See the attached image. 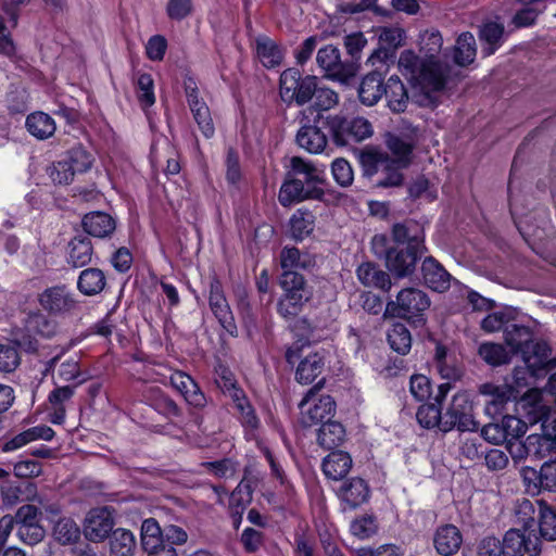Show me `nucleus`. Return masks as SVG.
I'll list each match as a JSON object with an SVG mask.
<instances>
[{"label": "nucleus", "mask_w": 556, "mask_h": 556, "mask_svg": "<svg viewBox=\"0 0 556 556\" xmlns=\"http://www.w3.org/2000/svg\"><path fill=\"white\" fill-rule=\"evenodd\" d=\"M443 39L439 31H426L421 36L419 58L412 50H404L399 58V68L414 89L413 102L421 108H435L448 78L450 67L435 59L442 48Z\"/></svg>", "instance_id": "1"}, {"label": "nucleus", "mask_w": 556, "mask_h": 556, "mask_svg": "<svg viewBox=\"0 0 556 556\" xmlns=\"http://www.w3.org/2000/svg\"><path fill=\"white\" fill-rule=\"evenodd\" d=\"M504 338L514 354H520L521 358L532 376H539L540 371L549 365V349L544 342H534L529 327L509 324L504 328Z\"/></svg>", "instance_id": "2"}, {"label": "nucleus", "mask_w": 556, "mask_h": 556, "mask_svg": "<svg viewBox=\"0 0 556 556\" xmlns=\"http://www.w3.org/2000/svg\"><path fill=\"white\" fill-rule=\"evenodd\" d=\"M371 250L376 256L384 258L387 268L397 278L410 276L417 261L426 252L391 245L386 235L374 236Z\"/></svg>", "instance_id": "3"}, {"label": "nucleus", "mask_w": 556, "mask_h": 556, "mask_svg": "<svg viewBox=\"0 0 556 556\" xmlns=\"http://www.w3.org/2000/svg\"><path fill=\"white\" fill-rule=\"evenodd\" d=\"M279 286L283 293L278 301L277 311L286 319L298 316L304 304L312 298V291L305 278L299 271H281Z\"/></svg>", "instance_id": "4"}, {"label": "nucleus", "mask_w": 556, "mask_h": 556, "mask_svg": "<svg viewBox=\"0 0 556 556\" xmlns=\"http://www.w3.org/2000/svg\"><path fill=\"white\" fill-rule=\"evenodd\" d=\"M328 131L336 146L361 142L372 134L371 124L364 117L348 118L339 114L327 115Z\"/></svg>", "instance_id": "5"}, {"label": "nucleus", "mask_w": 556, "mask_h": 556, "mask_svg": "<svg viewBox=\"0 0 556 556\" xmlns=\"http://www.w3.org/2000/svg\"><path fill=\"white\" fill-rule=\"evenodd\" d=\"M316 92V76H302L295 68L283 71L279 79V94L281 100L291 105L308 103Z\"/></svg>", "instance_id": "6"}, {"label": "nucleus", "mask_w": 556, "mask_h": 556, "mask_svg": "<svg viewBox=\"0 0 556 556\" xmlns=\"http://www.w3.org/2000/svg\"><path fill=\"white\" fill-rule=\"evenodd\" d=\"M324 384L321 379L315 387L311 388L299 404L300 421L303 427H313L325 424L332 418L336 410V403L329 395L316 396L317 390Z\"/></svg>", "instance_id": "7"}, {"label": "nucleus", "mask_w": 556, "mask_h": 556, "mask_svg": "<svg viewBox=\"0 0 556 556\" xmlns=\"http://www.w3.org/2000/svg\"><path fill=\"white\" fill-rule=\"evenodd\" d=\"M479 422L475 419L473 404L469 393H456L443 414L442 431L457 429L460 432L477 431Z\"/></svg>", "instance_id": "8"}, {"label": "nucleus", "mask_w": 556, "mask_h": 556, "mask_svg": "<svg viewBox=\"0 0 556 556\" xmlns=\"http://www.w3.org/2000/svg\"><path fill=\"white\" fill-rule=\"evenodd\" d=\"M430 306L428 295L416 288L401 290L395 300L389 301L386 313L399 318L412 319L420 316Z\"/></svg>", "instance_id": "9"}, {"label": "nucleus", "mask_w": 556, "mask_h": 556, "mask_svg": "<svg viewBox=\"0 0 556 556\" xmlns=\"http://www.w3.org/2000/svg\"><path fill=\"white\" fill-rule=\"evenodd\" d=\"M307 121L296 132L295 140L300 148L312 154H319L325 151L328 144V137L324 129H328L327 115L318 112L313 118L304 117Z\"/></svg>", "instance_id": "10"}, {"label": "nucleus", "mask_w": 556, "mask_h": 556, "mask_svg": "<svg viewBox=\"0 0 556 556\" xmlns=\"http://www.w3.org/2000/svg\"><path fill=\"white\" fill-rule=\"evenodd\" d=\"M316 62L325 72L327 78L341 83H348L356 72L352 63L341 61L340 50L332 45L325 46L318 50Z\"/></svg>", "instance_id": "11"}, {"label": "nucleus", "mask_w": 556, "mask_h": 556, "mask_svg": "<svg viewBox=\"0 0 556 556\" xmlns=\"http://www.w3.org/2000/svg\"><path fill=\"white\" fill-rule=\"evenodd\" d=\"M56 329L58 326L53 319L48 318L39 312L30 313L25 320V331L27 333L18 338L17 343L27 352H36L38 349V342L36 339L31 338V334L50 339L55 336Z\"/></svg>", "instance_id": "12"}, {"label": "nucleus", "mask_w": 556, "mask_h": 556, "mask_svg": "<svg viewBox=\"0 0 556 556\" xmlns=\"http://www.w3.org/2000/svg\"><path fill=\"white\" fill-rule=\"evenodd\" d=\"M479 392L486 397L484 412L492 419L504 416L507 405L516 399L513 387L508 384L483 383L480 386Z\"/></svg>", "instance_id": "13"}, {"label": "nucleus", "mask_w": 556, "mask_h": 556, "mask_svg": "<svg viewBox=\"0 0 556 556\" xmlns=\"http://www.w3.org/2000/svg\"><path fill=\"white\" fill-rule=\"evenodd\" d=\"M185 91L189 109L199 129L205 138H212L215 134V127L211 111L205 101L199 97L198 87L191 78L185 81Z\"/></svg>", "instance_id": "14"}, {"label": "nucleus", "mask_w": 556, "mask_h": 556, "mask_svg": "<svg viewBox=\"0 0 556 556\" xmlns=\"http://www.w3.org/2000/svg\"><path fill=\"white\" fill-rule=\"evenodd\" d=\"M323 197V189L313 187L306 188L301 178L295 177L289 172L280 187L278 200L282 206L287 207L307 199L320 200Z\"/></svg>", "instance_id": "15"}, {"label": "nucleus", "mask_w": 556, "mask_h": 556, "mask_svg": "<svg viewBox=\"0 0 556 556\" xmlns=\"http://www.w3.org/2000/svg\"><path fill=\"white\" fill-rule=\"evenodd\" d=\"M114 518L108 507L89 510L84 521V535L90 542H102L113 532Z\"/></svg>", "instance_id": "16"}, {"label": "nucleus", "mask_w": 556, "mask_h": 556, "mask_svg": "<svg viewBox=\"0 0 556 556\" xmlns=\"http://www.w3.org/2000/svg\"><path fill=\"white\" fill-rule=\"evenodd\" d=\"M391 236L395 247L405 245V248L415 251H426L425 231L422 226L413 219L396 223L392 226Z\"/></svg>", "instance_id": "17"}, {"label": "nucleus", "mask_w": 556, "mask_h": 556, "mask_svg": "<svg viewBox=\"0 0 556 556\" xmlns=\"http://www.w3.org/2000/svg\"><path fill=\"white\" fill-rule=\"evenodd\" d=\"M338 496L341 501L342 510H355L368 502L370 489L364 479L355 477L342 483Z\"/></svg>", "instance_id": "18"}, {"label": "nucleus", "mask_w": 556, "mask_h": 556, "mask_svg": "<svg viewBox=\"0 0 556 556\" xmlns=\"http://www.w3.org/2000/svg\"><path fill=\"white\" fill-rule=\"evenodd\" d=\"M417 128H412L410 134L403 138L399 135L388 134L386 137V146L400 167H408L412 163V155L417 142Z\"/></svg>", "instance_id": "19"}, {"label": "nucleus", "mask_w": 556, "mask_h": 556, "mask_svg": "<svg viewBox=\"0 0 556 556\" xmlns=\"http://www.w3.org/2000/svg\"><path fill=\"white\" fill-rule=\"evenodd\" d=\"M38 300L41 307L51 314L65 313L76 306V301L65 286H55L46 289L39 295Z\"/></svg>", "instance_id": "20"}, {"label": "nucleus", "mask_w": 556, "mask_h": 556, "mask_svg": "<svg viewBox=\"0 0 556 556\" xmlns=\"http://www.w3.org/2000/svg\"><path fill=\"white\" fill-rule=\"evenodd\" d=\"M169 381L189 405L197 408L205 406V395L191 376L178 370L172 374Z\"/></svg>", "instance_id": "21"}, {"label": "nucleus", "mask_w": 556, "mask_h": 556, "mask_svg": "<svg viewBox=\"0 0 556 556\" xmlns=\"http://www.w3.org/2000/svg\"><path fill=\"white\" fill-rule=\"evenodd\" d=\"M463 544V534L454 525L439 527L433 535V545L441 556L455 555Z\"/></svg>", "instance_id": "22"}, {"label": "nucleus", "mask_w": 556, "mask_h": 556, "mask_svg": "<svg viewBox=\"0 0 556 556\" xmlns=\"http://www.w3.org/2000/svg\"><path fill=\"white\" fill-rule=\"evenodd\" d=\"M383 72L377 68L365 75L358 87V97L363 104L375 105L386 92Z\"/></svg>", "instance_id": "23"}, {"label": "nucleus", "mask_w": 556, "mask_h": 556, "mask_svg": "<svg viewBox=\"0 0 556 556\" xmlns=\"http://www.w3.org/2000/svg\"><path fill=\"white\" fill-rule=\"evenodd\" d=\"M425 285L437 292H444L451 286V275L432 256H428L421 264Z\"/></svg>", "instance_id": "24"}, {"label": "nucleus", "mask_w": 556, "mask_h": 556, "mask_svg": "<svg viewBox=\"0 0 556 556\" xmlns=\"http://www.w3.org/2000/svg\"><path fill=\"white\" fill-rule=\"evenodd\" d=\"M208 303L213 314L222 326L229 330V328L233 326V317L224 295L222 285L217 279L211 281Z\"/></svg>", "instance_id": "25"}, {"label": "nucleus", "mask_w": 556, "mask_h": 556, "mask_svg": "<svg viewBox=\"0 0 556 556\" xmlns=\"http://www.w3.org/2000/svg\"><path fill=\"white\" fill-rule=\"evenodd\" d=\"M93 247L91 240L84 235L74 237L67 244V263L75 267H84L92 261Z\"/></svg>", "instance_id": "26"}, {"label": "nucleus", "mask_w": 556, "mask_h": 556, "mask_svg": "<svg viewBox=\"0 0 556 556\" xmlns=\"http://www.w3.org/2000/svg\"><path fill=\"white\" fill-rule=\"evenodd\" d=\"M356 275L365 287L378 288L382 291L391 289L392 283L389 274L381 270L374 263H362L356 269Z\"/></svg>", "instance_id": "27"}, {"label": "nucleus", "mask_w": 556, "mask_h": 556, "mask_svg": "<svg viewBox=\"0 0 556 556\" xmlns=\"http://www.w3.org/2000/svg\"><path fill=\"white\" fill-rule=\"evenodd\" d=\"M115 226V220L104 212H90L83 218L84 230L96 238L109 237Z\"/></svg>", "instance_id": "28"}, {"label": "nucleus", "mask_w": 556, "mask_h": 556, "mask_svg": "<svg viewBox=\"0 0 556 556\" xmlns=\"http://www.w3.org/2000/svg\"><path fill=\"white\" fill-rule=\"evenodd\" d=\"M413 92L414 89L412 88V93ZM384 96L388 101V106L393 113H402L406 110L409 96L399 76L393 75L388 79ZM410 99L413 100V96Z\"/></svg>", "instance_id": "29"}, {"label": "nucleus", "mask_w": 556, "mask_h": 556, "mask_svg": "<svg viewBox=\"0 0 556 556\" xmlns=\"http://www.w3.org/2000/svg\"><path fill=\"white\" fill-rule=\"evenodd\" d=\"M325 367V355L321 352H314L306 355L299 364L295 371V379L302 384L312 383Z\"/></svg>", "instance_id": "30"}, {"label": "nucleus", "mask_w": 556, "mask_h": 556, "mask_svg": "<svg viewBox=\"0 0 556 556\" xmlns=\"http://www.w3.org/2000/svg\"><path fill=\"white\" fill-rule=\"evenodd\" d=\"M351 467L352 458L343 451L331 452L323 460V471L327 478L332 480H340L345 477Z\"/></svg>", "instance_id": "31"}, {"label": "nucleus", "mask_w": 556, "mask_h": 556, "mask_svg": "<svg viewBox=\"0 0 556 556\" xmlns=\"http://www.w3.org/2000/svg\"><path fill=\"white\" fill-rule=\"evenodd\" d=\"M280 266L282 271H298L315 266V258L307 252L294 247H285L280 252Z\"/></svg>", "instance_id": "32"}, {"label": "nucleus", "mask_w": 556, "mask_h": 556, "mask_svg": "<svg viewBox=\"0 0 556 556\" xmlns=\"http://www.w3.org/2000/svg\"><path fill=\"white\" fill-rule=\"evenodd\" d=\"M25 127L31 136L39 140L50 138L56 129L54 119L41 111L30 113L26 117Z\"/></svg>", "instance_id": "33"}, {"label": "nucleus", "mask_w": 556, "mask_h": 556, "mask_svg": "<svg viewBox=\"0 0 556 556\" xmlns=\"http://www.w3.org/2000/svg\"><path fill=\"white\" fill-rule=\"evenodd\" d=\"M106 285L104 273L94 267L84 269L78 277V290L88 296L99 294L103 291Z\"/></svg>", "instance_id": "34"}, {"label": "nucleus", "mask_w": 556, "mask_h": 556, "mask_svg": "<svg viewBox=\"0 0 556 556\" xmlns=\"http://www.w3.org/2000/svg\"><path fill=\"white\" fill-rule=\"evenodd\" d=\"M399 164L392 161L389 156H386L384 162L380 165L378 178L375 180V186L378 188H393L403 185L404 176Z\"/></svg>", "instance_id": "35"}, {"label": "nucleus", "mask_w": 556, "mask_h": 556, "mask_svg": "<svg viewBox=\"0 0 556 556\" xmlns=\"http://www.w3.org/2000/svg\"><path fill=\"white\" fill-rule=\"evenodd\" d=\"M504 25L496 22L484 23L479 30V38L486 46L482 48L485 56L493 54L502 45L504 38Z\"/></svg>", "instance_id": "36"}, {"label": "nucleus", "mask_w": 556, "mask_h": 556, "mask_svg": "<svg viewBox=\"0 0 556 556\" xmlns=\"http://www.w3.org/2000/svg\"><path fill=\"white\" fill-rule=\"evenodd\" d=\"M345 440V429L338 422L331 419L321 425L317 434V442L326 450H332L340 446Z\"/></svg>", "instance_id": "37"}, {"label": "nucleus", "mask_w": 556, "mask_h": 556, "mask_svg": "<svg viewBox=\"0 0 556 556\" xmlns=\"http://www.w3.org/2000/svg\"><path fill=\"white\" fill-rule=\"evenodd\" d=\"M291 173L304 181L306 188H318L323 184L321 173L309 162L299 156L291 159Z\"/></svg>", "instance_id": "38"}, {"label": "nucleus", "mask_w": 556, "mask_h": 556, "mask_svg": "<svg viewBox=\"0 0 556 556\" xmlns=\"http://www.w3.org/2000/svg\"><path fill=\"white\" fill-rule=\"evenodd\" d=\"M476 53V39L473 35L468 31L460 34L454 48V62L459 66H467L475 61Z\"/></svg>", "instance_id": "39"}, {"label": "nucleus", "mask_w": 556, "mask_h": 556, "mask_svg": "<svg viewBox=\"0 0 556 556\" xmlns=\"http://www.w3.org/2000/svg\"><path fill=\"white\" fill-rule=\"evenodd\" d=\"M539 507V531L540 539L543 538L547 541L556 540V510L549 507L546 502L542 500L535 501Z\"/></svg>", "instance_id": "40"}, {"label": "nucleus", "mask_w": 556, "mask_h": 556, "mask_svg": "<svg viewBox=\"0 0 556 556\" xmlns=\"http://www.w3.org/2000/svg\"><path fill=\"white\" fill-rule=\"evenodd\" d=\"M256 53L265 67H275L282 61L280 48L270 38L262 36L256 39Z\"/></svg>", "instance_id": "41"}, {"label": "nucleus", "mask_w": 556, "mask_h": 556, "mask_svg": "<svg viewBox=\"0 0 556 556\" xmlns=\"http://www.w3.org/2000/svg\"><path fill=\"white\" fill-rule=\"evenodd\" d=\"M111 553L115 556H132L136 548V539L131 531L118 528L110 538Z\"/></svg>", "instance_id": "42"}, {"label": "nucleus", "mask_w": 556, "mask_h": 556, "mask_svg": "<svg viewBox=\"0 0 556 556\" xmlns=\"http://www.w3.org/2000/svg\"><path fill=\"white\" fill-rule=\"evenodd\" d=\"M435 366L442 376L447 380H457L462 376L460 369L455 365L454 357L448 355L447 349L442 344H437L434 352Z\"/></svg>", "instance_id": "43"}, {"label": "nucleus", "mask_w": 556, "mask_h": 556, "mask_svg": "<svg viewBox=\"0 0 556 556\" xmlns=\"http://www.w3.org/2000/svg\"><path fill=\"white\" fill-rule=\"evenodd\" d=\"M315 226V217L312 212L298 210L290 219L291 235L295 240H303L309 236Z\"/></svg>", "instance_id": "44"}, {"label": "nucleus", "mask_w": 556, "mask_h": 556, "mask_svg": "<svg viewBox=\"0 0 556 556\" xmlns=\"http://www.w3.org/2000/svg\"><path fill=\"white\" fill-rule=\"evenodd\" d=\"M388 342L393 351L406 355L412 348L410 332L405 325L394 324L388 331Z\"/></svg>", "instance_id": "45"}, {"label": "nucleus", "mask_w": 556, "mask_h": 556, "mask_svg": "<svg viewBox=\"0 0 556 556\" xmlns=\"http://www.w3.org/2000/svg\"><path fill=\"white\" fill-rule=\"evenodd\" d=\"M164 529L154 518L146 519L141 526V545L144 552L152 551L163 542Z\"/></svg>", "instance_id": "46"}, {"label": "nucleus", "mask_w": 556, "mask_h": 556, "mask_svg": "<svg viewBox=\"0 0 556 556\" xmlns=\"http://www.w3.org/2000/svg\"><path fill=\"white\" fill-rule=\"evenodd\" d=\"M443 414L441 405L434 402L421 405L416 413V418L421 427L426 429L438 427L442 431Z\"/></svg>", "instance_id": "47"}, {"label": "nucleus", "mask_w": 556, "mask_h": 556, "mask_svg": "<svg viewBox=\"0 0 556 556\" xmlns=\"http://www.w3.org/2000/svg\"><path fill=\"white\" fill-rule=\"evenodd\" d=\"M479 356L491 366H501L509 362L510 355L501 344L482 343L478 350Z\"/></svg>", "instance_id": "48"}, {"label": "nucleus", "mask_w": 556, "mask_h": 556, "mask_svg": "<svg viewBox=\"0 0 556 556\" xmlns=\"http://www.w3.org/2000/svg\"><path fill=\"white\" fill-rule=\"evenodd\" d=\"M54 539L63 545L75 543L80 536V530L71 518H61L53 528Z\"/></svg>", "instance_id": "49"}, {"label": "nucleus", "mask_w": 556, "mask_h": 556, "mask_svg": "<svg viewBox=\"0 0 556 556\" xmlns=\"http://www.w3.org/2000/svg\"><path fill=\"white\" fill-rule=\"evenodd\" d=\"M64 157L71 165L75 175L86 173L91 168L93 163L92 155L80 146L71 149Z\"/></svg>", "instance_id": "50"}, {"label": "nucleus", "mask_w": 556, "mask_h": 556, "mask_svg": "<svg viewBox=\"0 0 556 556\" xmlns=\"http://www.w3.org/2000/svg\"><path fill=\"white\" fill-rule=\"evenodd\" d=\"M528 438V452L530 456L536 459H542L548 456L552 452H556L555 441L551 440L546 435L542 434H530Z\"/></svg>", "instance_id": "51"}, {"label": "nucleus", "mask_w": 556, "mask_h": 556, "mask_svg": "<svg viewBox=\"0 0 556 556\" xmlns=\"http://www.w3.org/2000/svg\"><path fill=\"white\" fill-rule=\"evenodd\" d=\"M252 483L249 479L243 478L229 497V509L245 510L252 501Z\"/></svg>", "instance_id": "52"}, {"label": "nucleus", "mask_w": 556, "mask_h": 556, "mask_svg": "<svg viewBox=\"0 0 556 556\" xmlns=\"http://www.w3.org/2000/svg\"><path fill=\"white\" fill-rule=\"evenodd\" d=\"M153 78L148 73H142L137 80V99L140 105L146 109L155 102Z\"/></svg>", "instance_id": "53"}, {"label": "nucleus", "mask_w": 556, "mask_h": 556, "mask_svg": "<svg viewBox=\"0 0 556 556\" xmlns=\"http://www.w3.org/2000/svg\"><path fill=\"white\" fill-rule=\"evenodd\" d=\"M535 502H532L527 498H522L516 509V517L518 523L521 526V529L525 530H536V520H535Z\"/></svg>", "instance_id": "54"}, {"label": "nucleus", "mask_w": 556, "mask_h": 556, "mask_svg": "<svg viewBox=\"0 0 556 556\" xmlns=\"http://www.w3.org/2000/svg\"><path fill=\"white\" fill-rule=\"evenodd\" d=\"M350 530L354 536L366 540L376 534L378 523L372 515H364L352 521Z\"/></svg>", "instance_id": "55"}, {"label": "nucleus", "mask_w": 556, "mask_h": 556, "mask_svg": "<svg viewBox=\"0 0 556 556\" xmlns=\"http://www.w3.org/2000/svg\"><path fill=\"white\" fill-rule=\"evenodd\" d=\"M52 181L58 185H68L73 181L75 174L65 157L52 163L48 168Z\"/></svg>", "instance_id": "56"}, {"label": "nucleus", "mask_w": 556, "mask_h": 556, "mask_svg": "<svg viewBox=\"0 0 556 556\" xmlns=\"http://www.w3.org/2000/svg\"><path fill=\"white\" fill-rule=\"evenodd\" d=\"M521 542H523L521 529H509L502 541L504 556H525Z\"/></svg>", "instance_id": "57"}, {"label": "nucleus", "mask_w": 556, "mask_h": 556, "mask_svg": "<svg viewBox=\"0 0 556 556\" xmlns=\"http://www.w3.org/2000/svg\"><path fill=\"white\" fill-rule=\"evenodd\" d=\"M331 172L334 180L341 187H349L352 185L354 179L353 169L345 159H336L331 164Z\"/></svg>", "instance_id": "58"}, {"label": "nucleus", "mask_w": 556, "mask_h": 556, "mask_svg": "<svg viewBox=\"0 0 556 556\" xmlns=\"http://www.w3.org/2000/svg\"><path fill=\"white\" fill-rule=\"evenodd\" d=\"M386 156L387 155L375 150H362L359 153V162L364 168L365 175H377Z\"/></svg>", "instance_id": "59"}, {"label": "nucleus", "mask_w": 556, "mask_h": 556, "mask_svg": "<svg viewBox=\"0 0 556 556\" xmlns=\"http://www.w3.org/2000/svg\"><path fill=\"white\" fill-rule=\"evenodd\" d=\"M21 363L17 349L10 344H0V371L12 372Z\"/></svg>", "instance_id": "60"}, {"label": "nucleus", "mask_w": 556, "mask_h": 556, "mask_svg": "<svg viewBox=\"0 0 556 556\" xmlns=\"http://www.w3.org/2000/svg\"><path fill=\"white\" fill-rule=\"evenodd\" d=\"M313 98H315L314 105L318 111H328L339 102V96L336 91L327 87H318L317 84Z\"/></svg>", "instance_id": "61"}, {"label": "nucleus", "mask_w": 556, "mask_h": 556, "mask_svg": "<svg viewBox=\"0 0 556 556\" xmlns=\"http://www.w3.org/2000/svg\"><path fill=\"white\" fill-rule=\"evenodd\" d=\"M502 425L506 435V440L520 439L528 429L527 424L520 418L505 414L502 418Z\"/></svg>", "instance_id": "62"}, {"label": "nucleus", "mask_w": 556, "mask_h": 556, "mask_svg": "<svg viewBox=\"0 0 556 556\" xmlns=\"http://www.w3.org/2000/svg\"><path fill=\"white\" fill-rule=\"evenodd\" d=\"M203 466L208 472L213 473L218 478H231L237 472V463L229 458H224L216 462L203 463Z\"/></svg>", "instance_id": "63"}, {"label": "nucleus", "mask_w": 556, "mask_h": 556, "mask_svg": "<svg viewBox=\"0 0 556 556\" xmlns=\"http://www.w3.org/2000/svg\"><path fill=\"white\" fill-rule=\"evenodd\" d=\"M45 529L40 525H20L17 527V536L22 542L28 545H36L43 540Z\"/></svg>", "instance_id": "64"}]
</instances>
